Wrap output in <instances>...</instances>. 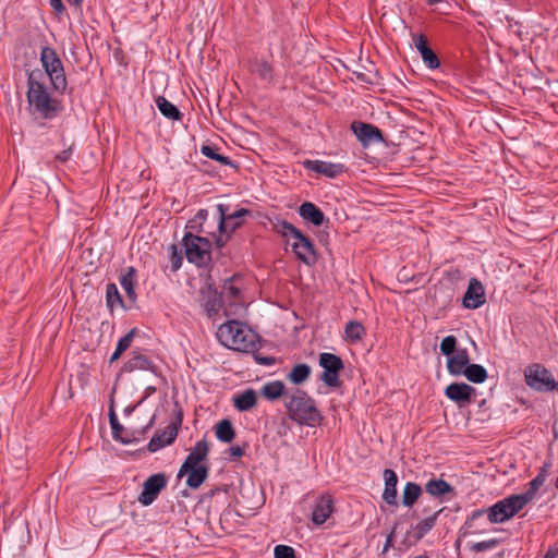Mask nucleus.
<instances>
[{"instance_id":"1","label":"nucleus","mask_w":558,"mask_h":558,"mask_svg":"<svg viewBox=\"0 0 558 558\" xmlns=\"http://www.w3.org/2000/svg\"><path fill=\"white\" fill-rule=\"evenodd\" d=\"M27 110L35 118L53 120L62 111L60 100L51 96L45 84V75L40 70L27 74Z\"/></svg>"},{"instance_id":"2","label":"nucleus","mask_w":558,"mask_h":558,"mask_svg":"<svg viewBox=\"0 0 558 558\" xmlns=\"http://www.w3.org/2000/svg\"><path fill=\"white\" fill-rule=\"evenodd\" d=\"M221 345L227 349L250 353L259 349V336L245 323L228 319L221 324L216 332Z\"/></svg>"},{"instance_id":"3","label":"nucleus","mask_w":558,"mask_h":558,"mask_svg":"<svg viewBox=\"0 0 558 558\" xmlns=\"http://www.w3.org/2000/svg\"><path fill=\"white\" fill-rule=\"evenodd\" d=\"M284 407L290 417L301 425L316 427L323 421V415L315 401L304 390L292 389V391H288Z\"/></svg>"},{"instance_id":"4","label":"nucleus","mask_w":558,"mask_h":558,"mask_svg":"<svg viewBox=\"0 0 558 558\" xmlns=\"http://www.w3.org/2000/svg\"><path fill=\"white\" fill-rule=\"evenodd\" d=\"M526 504L523 501V499L518 495H510L489 508L485 509H477L474 510L471 515L469 517L466 521V525L469 529L473 527V523L478 520L480 518L487 515L490 523H504L511 518H513L518 512H520Z\"/></svg>"},{"instance_id":"5","label":"nucleus","mask_w":558,"mask_h":558,"mask_svg":"<svg viewBox=\"0 0 558 558\" xmlns=\"http://www.w3.org/2000/svg\"><path fill=\"white\" fill-rule=\"evenodd\" d=\"M216 216L219 232L216 245L221 248L230 240L231 234L244 225L245 219L252 216V211L243 207L230 211L229 204L219 203L216 205Z\"/></svg>"},{"instance_id":"6","label":"nucleus","mask_w":558,"mask_h":558,"mask_svg":"<svg viewBox=\"0 0 558 558\" xmlns=\"http://www.w3.org/2000/svg\"><path fill=\"white\" fill-rule=\"evenodd\" d=\"M40 63L44 68V75L47 76L54 90L63 93L66 89V77L64 73L63 63L58 56L57 51L45 46L40 50Z\"/></svg>"},{"instance_id":"7","label":"nucleus","mask_w":558,"mask_h":558,"mask_svg":"<svg viewBox=\"0 0 558 558\" xmlns=\"http://www.w3.org/2000/svg\"><path fill=\"white\" fill-rule=\"evenodd\" d=\"M182 242L189 263L197 267H205L210 263L211 243L207 238L194 235L192 232H185Z\"/></svg>"},{"instance_id":"8","label":"nucleus","mask_w":558,"mask_h":558,"mask_svg":"<svg viewBox=\"0 0 558 558\" xmlns=\"http://www.w3.org/2000/svg\"><path fill=\"white\" fill-rule=\"evenodd\" d=\"M221 295L226 303L225 316L242 315L245 311V300L243 298V283L240 278L232 277L225 281Z\"/></svg>"},{"instance_id":"9","label":"nucleus","mask_w":558,"mask_h":558,"mask_svg":"<svg viewBox=\"0 0 558 558\" xmlns=\"http://www.w3.org/2000/svg\"><path fill=\"white\" fill-rule=\"evenodd\" d=\"M524 380L529 388L537 392H550L556 387V380L550 371L539 363L525 367Z\"/></svg>"},{"instance_id":"10","label":"nucleus","mask_w":558,"mask_h":558,"mask_svg":"<svg viewBox=\"0 0 558 558\" xmlns=\"http://www.w3.org/2000/svg\"><path fill=\"white\" fill-rule=\"evenodd\" d=\"M318 363L324 369L320 376L323 383L330 388L339 387V373L343 368L342 360L336 354L324 352L319 354Z\"/></svg>"},{"instance_id":"11","label":"nucleus","mask_w":558,"mask_h":558,"mask_svg":"<svg viewBox=\"0 0 558 558\" xmlns=\"http://www.w3.org/2000/svg\"><path fill=\"white\" fill-rule=\"evenodd\" d=\"M167 478L162 473H156L150 475L144 483L141 495L138 496V502L143 506L151 505L160 492L166 487Z\"/></svg>"},{"instance_id":"12","label":"nucleus","mask_w":558,"mask_h":558,"mask_svg":"<svg viewBox=\"0 0 558 558\" xmlns=\"http://www.w3.org/2000/svg\"><path fill=\"white\" fill-rule=\"evenodd\" d=\"M445 396L459 408H464L474 401L476 389L465 383H452L446 387Z\"/></svg>"},{"instance_id":"13","label":"nucleus","mask_w":558,"mask_h":558,"mask_svg":"<svg viewBox=\"0 0 558 558\" xmlns=\"http://www.w3.org/2000/svg\"><path fill=\"white\" fill-rule=\"evenodd\" d=\"M350 128L359 142L364 147H367L373 143H380L384 141L381 131L374 124L362 121H353Z\"/></svg>"},{"instance_id":"14","label":"nucleus","mask_w":558,"mask_h":558,"mask_svg":"<svg viewBox=\"0 0 558 558\" xmlns=\"http://www.w3.org/2000/svg\"><path fill=\"white\" fill-rule=\"evenodd\" d=\"M201 296L202 306L207 317L213 320L220 317V311L226 305L221 293L211 287H207L201 291Z\"/></svg>"},{"instance_id":"15","label":"nucleus","mask_w":558,"mask_h":558,"mask_svg":"<svg viewBox=\"0 0 558 558\" xmlns=\"http://www.w3.org/2000/svg\"><path fill=\"white\" fill-rule=\"evenodd\" d=\"M295 256L306 265L316 262V252L313 242L301 231L289 243Z\"/></svg>"},{"instance_id":"16","label":"nucleus","mask_w":558,"mask_h":558,"mask_svg":"<svg viewBox=\"0 0 558 558\" xmlns=\"http://www.w3.org/2000/svg\"><path fill=\"white\" fill-rule=\"evenodd\" d=\"M208 451L207 441L205 439L198 440L181 465L178 476L182 477L189 469L194 466H204L203 462L207 460Z\"/></svg>"},{"instance_id":"17","label":"nucleus","mask_w":558,"mask_h":558,"mask_svg":"<svg viewBox=\"0 0 558 558\" xmlns=\"http://www.w3.org/2000/svg\"><path fill=\"white\" fill-rule=\"evenodd\" d=\"M485 301V289L483 284L476 278H471L462 299L463 307L476 310L481 307Z\"/></svg>"},{"instance_id":"18","label":"nucleus","mask_w":558,"mask_h":558,"mask_svg":"<svg viewBox=\"0 0 558 558\" xmlns=\"http://www.w3.org/2000/svg\"><path fill=\"white\" fill-rule=\"evenodd\" d=\"M335 505L331 495L323 494L315 500L311 520L315 525L324 524L333 513Z\"/></svg>"},{"instance_id":"19","label":"nucleus","mask_w":558,"mask_h":558,"mask_svg":"<svg viewBox=\"0 0 558 558\" xmlns=\"http://www.w3.org/2000/svg\"><path fill=\"white\" fill-rule=\"evenodd\" d=\"M302 165L306 170L323 174L330 179L337 178L338 175L342 174L345 170V167L342 163H336L318 159H305L302 162Z\"/></svg>"},{"instance_id":"20","label":"nucleus","mask_w":558,"mask_h":558,"mask_svg":"<svg viewBox=\"0 0 558 558\" xmlns=\"http://www.w3.org/2000/svg\"><path fill=\"white\" fill-rule=\"evenodd\" d=\"M178 436V428L170 424L162 430H157L150 438L147 448L150 452H157L166 446L171 445Z\"/></svg>"},{"instance_id":"21","label":"nucleus","mask_w":558,"mask_h":558,"mask_svg":"<svg viewBox=\"0 0 558 558\" xmlns=\"http://www.w3.org/2000/svg\"><path fill=\"white\" fill-rule=\"evenodd\" d=\"M470 365L468 349H458L456 353L447 359V371L452 376H461Z\"/></svg>"},{"instance_id":"22","label":"nucleus","mask_w":558,"mask_h":558,"mask_svg":"<svg viewBox=\"0 0 558 558\" xmlns=\"http://www.w3.org/2000/svg\"><path fill=\"white\" fill-rule=\"evenodd\" d=\"M385 489L383 499L390 506H398L397 484L398 476L393 470L386 469L384 471Z\"/></svg>"},{"instance_id":"23","label":"nucleus","mask_w":558,"mask_h":558,"mask_svg":"<svg viewBox=\"0 0 558 558\" xmlns=\"http://www.w3.org/2000/svg\"><path fill=\"white\" fill-rule=\"evenodd\" d=\"M299 215L303 220L308 221L316 227H320L325 220L323 210L312 202H304L299 207Z\"/></svg>"},{"instance_id":"24","label":"nucleus","mask_w":558,"mask_h":558,"mask_svg":"<svg viewBox=\"0 0 558 558\" xmlns=\"http://www.w3.org/2000/svg\"><path fill=\"white\" fill-rule=\"evenodd\" d=\"M288 391H292V389H286L281 380H271L262 387L260 395L269 401H275L283 397V403H286Z\"/></svg>"},{"instance_id":"25","label":"nucleus","mask_w":558,"mask_h":558,"mask_svg":"<svg viewBox=\"0 0 558 558\" xmlns=\"http://www.w3.org/2000/svg\"><path fill=\"white\" fill-rule=\"evenodd\" d=\"M269 222L272 231L281 235L288 244L301 231L289 221L282 220L279 217L269 219Z\"/></svg>"},{"instance_id":"26","label":"nucleus","mask_w":558,"mask_h":558,"mask_svg":"<svg viewBox=\"0 0 558 558\" xmlns=\"http://www.w3.org/2000/svg\"><path fill=\"white\" fill-rule=\"evenodd\" d=\"M233 405L240 412H246L253 409L256 404V392L253 389H246L241 393L233 396Z\"/></svg>"},{"instance_id":"27","label":"nucleus","mask_w":558,"mask_h":558,"mask_svg":"<svg viewBox=\"0 0 558 558\" xmlns=\"http://www.w3.org/2000/svg\"><path fill=\"white\" fill-rule=\"evenodd\" d=\"M124 371L134 372V371H150L155 372L154 363L148 360L147 356L133 352L132 357L124 364Z\"/></svg>"},{"instance_id":"28","label":"nucleus","mask_w":558,"mask_h":558,"mask_svg":"<svg viewBox=\"0 0 558 558\" xmlns=\"http://www.w3.org/2000/svg\"><path fill=\"white\" fill-rule=\"evenodd\" d=\"M135 280L136 270L134 267H129L120 277V284L131 302L136 300Z\"/></svg>"},{"instance_id":"29","label":"nucleus","mask_w":558,"mask_h":558,"mask_svg":"<svg viewBox=\"0 0 558 558\" xmlns=\"http://www.w3.org/2000/svg\"><path fill=\"white\" fill-rule=\"evenodd\" d=\"M425 492L433 497H441L453 492V487L442 478H432L425 484Z\"/></svg>"},{"instance_id":"30","label":"nucleus","mask_w":558,"mask_h":558,"mask_svg":"<svg viewBox=\"0 0 558 558\" xmlns=\"http://www.w3.org/2000/svg\"><path fill=\"white\" fill-rule=\"evenodd\" d=\"M442 509L422 519L413 526V533L416 539L423 538L435 525Z\"/></svg>"},{"instance_id":"31","label":"nucleus","mask_w":558,"mask_h":558,"mask_svg":"<svg viewBox=\"0 0 558 558\" xmlns=\"http://www.w3.org/2000/svg\"><path fill=\"white\" fill-rule=\"evenodd\" d=\"M312 369L306 363L295 364L287 374V379L293 385H302L311 376Z\"/></svg>"},{"instance_id":"32","label":"nucleus","mask_w":558,"mask_h":558,"mask_svg":"<svg viewBox=\"0 0 558 558\" xmlns=\"http://www.w3.org/2000/svg\"><path fill=\"white\" fill-rule=\"evenodd\" d=\"M187 475L186 485L190 488H198L208 476V468L204 466H194L189 469L185 473Z\"/></svg>"},{"instance_id":"33","label":"nucleus","mask_w":558,"mask_h":558,"mask_svg":"<svg viewBox=\"0 0 558 558\" xmlns=\"http://www.w3.org/2000/svg\"><path fill=\"white\" fill-rule=\"evenodd\" d=\"M156 106L161 112V114L170 120H180L182 113L178 109L177 106H174L172 102H170L168 99H166L162 96H159L156 99Z\"/></svg>"},{"instance_id":"34","label":"nucleus","mask_w":558,"mask_h":558,"mask_svg":"<svg viewBox=\"0 0 558 558\" xmlns=\"http://www.w3.org/2000/svg\"><path fill=\"white\" fill-rule=\"evenodd\" d=\"M546 481V473L545 471L539 472L529 484V488L522 493L518 494L523 501L527 505L533 498L535 497L537 490L541 486L544 485Z\"/></svg>"},{"instance_id":"35","label":"nucleus","mask_w":558,"mask_h":558,"mask_svg":"<svg viewBox=\"0 0 558 558\" xmlns=\"http://www.w3.org/2000/svg\"><path fill=\"white\" fill-rule=\"evenodd\" d=\"M422 494V488L414 482H408L402 492V505L412 507Z\"/></svg>"},{"instance_id":"36","label":"nucleus","mask_w":558,"mask_h":558,"mask_svg":"<svg viewBox=\"0 0 558 558\" xmlns=\"http://www.w3.org/2000/svg\"><path fill=\"white\" fill-rule=\"evenodd\" d=\"M465 378L474 384H482L487 379V371L481 364H471L464 369L462 374Z\"/></svg>"},{"instance_id":"37","label":"nucleus","mask_w":558,"mask_h":558,"mask_svg":"<svg viewBox=\"0 0 558 558\" xmlns=\"http://www.w3.org/2000/svg\"><path fill=\"white\" fill-rule=\"evenodd\" d=\"M106 302L107 306L113 311L118 307H124L122 296L116 283H108L106 287Z\"/></svg>"},{"instance_id":"38","label":"nucleus","mask_w":558,"mask_h":558,"mask_svg":"<svg viewBox=\"0 0 558 558\" xmlns=\"http://www.w3.org/2000/svg\"><path fill=\"white\" fill-rule=\"evenodd\" d=\"M235 433L229 420L220 421L216 426V437L222 442H231L234 439Z\"/></svg>"},{"instance_id":"39","label":"nucleus","mask_w":558,"mask_h":558,"mask_svg":"<svg viewBox=\"0 0 558 558\" xmlns=\"http://www.w3.org/2000/svg\"><path fill=\"white\" fill-rule=\"evenodd\" d=\"M344 332L345 339L352 343H355L360 341L365 335V328L361 323L351 320L345 325Z\"/></svg>"},{"instance_id":"40","label":"nucleus","mask_w":558,"mask_h":558,"mask_svg":"<svg viewBox=\"0 0 558 558\" xmlns=\"http://www.w3.org/2000/svg\"><path fill=\"white\" fill-rule=\"evenodd\" d=\"M208 218V210L205 208L199 209L195 216L189 220L186 228L197 233L206 232L203 228L205 221Z\"/></svg>"},{"instance_id":"41","label":"nucleus","mask_w":558,"mask_h":558,"mask_svg":"<svg viewBox=\"0 0 558 558\" xmlns=\"http://www.w3.org/2000/svg\"><path fill=\"white\" fill-rule=\"evenodd\" d=\"M201 151L205 157L213 159L223 166L232 165V161L230 160V158L219 154L217 151V148L214 146L204 145V146H202Z\"/></svg>"},{"instance_id":"42","label":"nucleus","mask_w":558,"mask_h":558,"mask_svg":"<svg viewBox=\"0 0 558 558\" xmlns=\"http://www.w3.org/2000/svg\"><path fill=\"white\" fill-rule=\"evenodd\" d=\"M169 260L171 263V271H178L183 263V257L181 251L178 248L175 244H172L169 247Z\"/></svg>"},{"instance_id":"43","label":"nucleus","mask_w":558,"mask_h":558,"mask_svg":"<svg viewBox=\"0 0 558 558\" xmlns=\"http://www.w3.org/2000/svg\"><path fill=\"white\" fill-rule=\"evenodd\" d=\"M440 352L446 356H451L456 353L457 349V339L454 336L445 337L439 345Z\"/></svg>"},{"instance_id":"44","label":"nucleus","mask_w":558,"mask_h":558,"mask_svg":"<svg viewBox=\"0 0 558 558\" xmlns=\"http://www.w3.org/2000/svg\"><path fill=\"white\" fill-rule=\"evenodd\" d=\"M421 57L428 69L435 70L439 68L440 61L437 54L430 48L421 52Z\"/></svg>"},{"instance_id":"45","label":"nucleus","mask_w":558,"mask_h":558,"mask_svg":"<svg viewBox=\"0 0 558 558\" xmlns=\"http://www.w3.org/2000/svg\"><path fill=\"white\" fill-rule=\"evenodd\" d=\"M108 416H109V423H110V426L112 429L113 438L119 439L120 438L119 433L123 429V427L118 420V416H117L114 408H113V403H111V405H110Z\"/></svg>"},{"instance_id":"46","label":"nucleus","mask_w":558,"mask_h":558,"mask_svg":"<svg viewBox=\"0 0 558 558\" xmlns=\"http://www.w3.org/2000/svg\"><path fill=\"white\" fill-rule=\"evenodd\" d=\"M497 545H498V539L492 538V539H487V541L473 543L471 545V549L474 553H482V551L492 550V549L496 548Z\"/></svg>"},{"instance_id":"47","label":"nucleus","mask_w":558,"mask_h":558,"mask_svg":"<svg viewBox=\"0 0 558 558\" xmlns=\"http://www.w3.org/2000/svg\"><path fill=\"white\" fill-rule=\"evenodd\" d=\"M255 73L264 81H270L272 78V66L268 62L262 61L256 64Z\"/></svg>"},{"instance_id":"48","label":"nucleus","mask_w":558,"mask_h":558,"mask_svg":"<svg viewBox=\"0 0 558 558\" xmlns=\"http://www.w3.org/2000/svg\"><path fill=\"white\" fill-rule=\"evenodd\" d=\"M275 558H296L293 547L288 545H277L274 548Z\"/></svg>"},{"instance_id":"49","label":"nucleus","mask_w":558,"mask_h":558,"mask_svg":"<svg viewBox=\"0 0 558 558\" xmlns=\"http://www.w3.org/2000/svg\"><path fill=\"white\" fill-rule=\"evenodd\" d=\"M135 330L132 329L128 333H125L122 338L119 339L117 343V349H119L120 352L126 351L133 341Z\"/></svg>"},{"instance_id":"50","label":"nucleus","mask_w":558,"mask_h":558,"mask_svg":"<svg viewBox=\"0 0 558 558\" xmlns=\"http://www.w3.org/2000/svg\"><path fill=\"white\" fill-rule=\"evenodd\" d=\"M413 43L420 53L429 48L425 36L422 34L414 35Z\"/></svg>"},{"instance_id":"51","label":"nucleus","mask_w":558,"mask_h":558,"mask_svg":"<svg viewBox=\"0 0 558 558\" xmlns=\"http://www.w3.org/2000/svg\"><path fill=\"white\" fill-rule=\"evenodd\" d=\"M244 456V449L240 446H231L229 448V458L231 460H236Z\"/></svg>"},{"instance_id":"52","label":"nucleus","mask_w":558,"mask_h":558,"mask_svg":"<svg viewBox=\"0 0 558 558\" xmlns=\"http://www.w3.org/2000/svg\"><path fill=\"white\" fill-rule=\"evenodd\" d=\"M49 3L57 14H62L65 10L62 0H49Z\"/></svg>"},{"instance_id":"53","label":"nucleus","mask_w":558,"mask_h":558,"mask_svg":"<svg viewBox=\"0 0 558 558\" xmlns=\"http://www.w3.org/2000/svg\"><path fill=\"white\" fill-rule=\"evenodd\" d=\"M71 156H72V148L70 147V148L61 151L60 154H58L56 156V159L61 161V162H65V161H68L71 158Z\"/></svg>"},{"instance_id":"54","label":"nucleus","mask_w":558,"mask_h":558,"mask_svg":"<svg viewBox=\"0 0 558 558\" xmlns=\"http://www.w3.org/2000/svg\"><path fill=\"white\" fill-rule=\"evenodd\" d=\"M156 392V387L154 386H147L144 390V397L142 398V400L138 402L142 403L144 400H146L148 397H150L151 395H154Z\"/></svg>"},{"instance_id":"55","label":"nucleus","mask_w":558,"mask_h":558,"mask_svg":"<svg viewBox=\"0 0 558 558\" xmlns=\"http://www.w3.org/2000/svg\"><path fill=\"white\" fill-rule=\"evenodd\" d=\"M137 405H138V403L134 404V405L125 407L124 410H123L124 415H128V416L131 415L133 413V411L136 409Z\"/></svg>"},{"instance_id":"56","label":"nucleus","mask_w":558,"mask_h":558,"mask_svg":"<svg viewBox=\"0 0 558 558\" xmlns=\"http://www.w3.org/2000/svg\"><path fill=\"white\" fill-rule=\"evenodd\" d=\"M122 353L123 352H120L119 349L116 348L114 352L112 353V355L110 357V361L112 362V361L119 359Z\"/></svg>"},{"instance_id":"57","label":"nucleus","mask_w":558,"mask_h":558,"mask_svg":"<svg viewBox=\"0 0 558 558\" xmlns=\"http://www.w3.org/2000/svg\"><path fill=\"white\" fill-rule=\"evenodd\" d=\"M70 4H73V5H80L81 4V0H66Z\"/></svg>"},{"instance_id":"58","label":"nucleus","mask_w":558,"mask_h":558,"mask_svg":"<svg viewBox=\"0 0 558 558\" xmlns=\"http://www.w3.org/2000/svg\"><path fill=\"white\" fill-rule=\"evenodd\" d=\"M442 0H427L428 5H435L436 3L441 2Z\"/></svg>"}]
</instances>
